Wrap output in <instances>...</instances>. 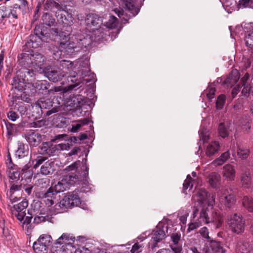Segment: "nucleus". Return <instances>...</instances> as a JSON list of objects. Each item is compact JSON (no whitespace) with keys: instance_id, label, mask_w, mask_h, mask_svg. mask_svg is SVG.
<instances>
[{"instance_id":"obj_1","label":"nucleus","mask_w":253,"mask_h":253,"mask_svg":"<svg viewBox=\"0 0 253 253\" xmlns=\"http://www.w3.org/2000/svg\"><path fill=\"white\" fill-rule=\"evenodd\" d=\"M195 203L192 216L193 221L189 224L188 232H191L203 224L214 222L216 227H219L222 222V216L220 213L212 212V217H210L209 212L215 202L213 195L208 194L204 189L199 190L192 198Z\"/></svg>"},{"instance_id":"obj_2","label":"nucleus","mask_w":253,"mask_h":253,"mask_svg":"<svg viewBox=\"0 0 253 253\" xmlns=\"http://www.w3.org/2000/svg\"><path fill=\"white\" fill-rule=\"evenodd\" d=\"M46 4H48L49 2L52 3V1H47ZM52 4L57 9V11L56 12V16L59 22L62 23L65 25L67 26V28L69 29L68 30V33L63 35L62 33L59 34L60 37V45L61 47L64 48H68V49H72L76 48V45H74V43H71L68 41V36L70 32V26L73 21V17L71 14L68 13L66 11V6L60 4L55 1H53Z\"/></svg>"},{"instance_id":"obj_3","label":"nucleus","mask_w":253,"mask_h":253,"mask_svg":"<svg viewBox=\"0 0 253 253\" xmlns=\"http://www.w3.org/2000/svg\"><path fill=\"white\" fill-rule=\"evenodd\" d=\"M24 58L29 68L27 70L26 72L31 77L34 75V73H42L44 71L43 63L44 60L42 54H27L26 56L24 55Z\"/></svg>"},{"instance_id":"obj_4","label":"nucleus","mask_w":253,"mask_h":253,"mask_svg":"<svg viewBox=\"0 0 253 253\" xmlns=\"http://www.w3.org/2000/svg\"><path fill=\"white\" fill-rule=\"evenodd\" d=\"M228 224L230 230L234 233L239 234L244 231L245 221L240 214L230 215L228 218Z\"/></svg>"},{"instance_id":"obj_5","label":"nucleus","mask_w":253,"mask_h":253,"mask_svg":"<svg viewBox=\"0 0 253 253\" xmlns=\"http://www.w3.org/2000/svg\"><path fill=\"white\" fill-rule=\"evenodd\" d=\"M44 26L39 25L37 26L34 30L35 35L32 36L30 37L29 42L28 43L29 46H31L32 48H37L42 44V42L46 40L44 39L47 36V32L45 29H44Z\"/></svg>"},{"instance_id":"obj_6","label":"nucleus","mask_w":253,"mask_h":253,"mask_svg":"<svg viewBox=\"0 0 253 253\" xmlns=\"http://www.w3.org/2000/svg\"><path fill=\"white\" fill-rule=\"evenodd\" d=\"M78 180V177L75 175H66L55 184L52 188L55 193H60L68 189L70 187L75 183Z\"/></svg>"},{"instance_id":"obj_7","label":"nucleus","mask_w":253,"mask_h":253,"mask_svg":"<svg viewBox=\"0 0 253 253\" xmlns=\"http://www.w3.org/2000/svg\"><path fill=\"white\" fill-rule=\"evenodd\" d=\"M81 204V200L79 196L72 193H67L60 201L59 206L60 208H71L78 206Z\"/></svg>"},{"instance_id":"obj_8","label":"nucleus","mask_w":253,"mask_h":253,"mask_svg":"<svg viewBox=\"0 0 253 253\" xmlns=\"http://www.w3.org/2000/svg\"><path fill=\"white\" fill-rule=\"evenodd\" d=\"M218 200L221 205L230 208L233 206L236 201L235 196L232 194H228L227 190H221L217 194Z\"/></svg>"},{"instance_id":"obj_9","label":"nucleus","mask_w":253,"mask_h":253,"mask_svg":"<svg viewBox=\"0 0 253 253\" xmlns=\"http://www.w3.org/2000/svg\"><path fill=\"white\" fill-rule=\"evenodd\" d=\"M43 72L48 80L53 82L60 81L67 75L65 71L52 69L44 70Z\"/></svg>"},{"instance_id":"obj_10","label":"nucleus","mask_w":253,"mask_h":253,"mask_svg":"<svg viewBox=\"0 0 253 253\" xmlns=\"http://www.w3.org/2000/svg\"><path fill=\"white\" fill-rule=\"evenodd\" d=\"M221 173L226 180L234 181L236 177V168L230 164H226L222 168Z\"/></svg>"},{"instance_id":"obj_11","label":"nucleus","mask_w":253,"mask_h":253,"mask_svg":"<svg viewBox=\"0 0 253 253\" xmlns=\"http://www.w3.org/2000/svg\"><path fill=\"white\" fill-rule=\"evenodd\" d=\"M86 23L88 27L92 28L91 30L94 32L95 30H98V28L102 24V20L96 14H90L87 16L85 20Z\"/></svg>"},{"instance_id":"obj_12","label":"nucleus","mask_w":253,"mask_h":253,"mask_svg":"<svg viewBox=\"0 0 253 253\" xmlns=\"http://www.w3.org/2000/svg\"><path fill=\"white\" fill-rule=\"evenodd\" d=\"M166 235L164 231V228L163 229H157L154 231L152 241L154 243H149V247L154 249L157 247L158 243L164 240L166 238Z\"/></svg>"},{"instance_id":"obj_13","label":"nucleus","mask_w":253,"mask_h":253,"mask_svg":"<svg viewBox=\"0 0 253 253\" xmlns=\"http://www.w3.org/2000/svg\"><path fill=\"white\" fill-rule=\"evenodd\" d=\"M135 2V1H121L119 4L124 7L126 11H128L133 16L137 14L139 11V8L136 6Z\"/></svg>"},{"instance_id":"obj_14","label":"nucleus","mask_w":253,"mask_h":253,"mask_svg":"<svg viewBox=\"0 0 253 253\" xmlns=\"http://www.w3.org/2000/svg\"><path fill=\"white\" fill-rule=\"evenodd\" d=\"M26 138L31 145L37 146L41 141L42 136L38 133L31 131L27 133Z\"/></svg>"},{"instance_id":"obj_15","label":"nucleus","mask_w":253,"mask_h":253,"mask_svg":"<svg viewBox=\"0 0 253 253\" xmlns=\"http://www.w3.org/2000/svg\"><path fill=\"white\" fill-rule=\"evenodd\" d=\"M220 145L218 141H213L209 143L206 147V154L207 156H211L219 150Z\"/></svg>"},{"instance_id":"obj_16","label":"nucleus","mask_w":253,"mask_h":253,"mask_svg":"<svg viewBox=\"0 0 253 253\" xmlns=\"http://www.w3.org/2000/svg\"><path fill=\"white\" fill-rule=\"evenodd\" d=\"M12 85L13 87L19 91L24 90L25 93H28V91H26V88L27 87H29L30 86H31V84L29 83H25L21 81L18 78H14Z\"/></svg>"},{"instance_id":"obj_17","label":"nucleus","mask_w":253,"mask_h":253,"mask_svg":"<svg viewBox=\"0 0 253 253\" xmlns=\"http://www.w3.org/2000/svg\"><path fill=\"white\" fill-rule=\"evenodd\" d=\"M250 250V245L244 241H238L236 243L235 250L238 253H248Z\"/></svg>"},{"instance_id":"obj_18","label":"nucleus","mask_w":253,"mask_h":253,"mask_svg":"<svg viewBox=\"0 0 253 253\" xmlns=\"http://www.w3.org/2000/svg\"><path fill=\"white\" fill-rule=\"evenodd\" d=\"M249 23L246 24V23H243L241 25V26H238L236 27V30H239L243 25H247V28L249 29H252V31H249L248 32L249 33L247 34V35L245 37V41L247 46H249V47H252L253 46V27H250L248 25Z\"/></svg>"},{"instance_id":"obj_19","label":"nucleus","mask_w":253,"mask_h":253,"mask_svg":"<svg viewBox=\"0 0 253 253\" xmlns=\"http://www.w3.org/2000/svg\"><path fill=\"white\" fill-rule=\"evenodd\" d=\"M16 8L6 9L5 11L0 10V20L5 18L9 19H17V13Z\"/></svg>"},{"instance_id":"obj_20","label":"nucleus","mask_w":253,"mask_h":253,"mask_svg":"<svg viewBox=\"0 0 253 253\" xmlns=\"http://www.w3.org/2000/svg\"><path fill=\"white\" fill-rule=\"evenodd\" d=\"M42 195L41 198L43 199V202L46 206L50 207L54 204L53 199L55 198V195L52 189H50L46 193L42 194Z\"/></svg>"},{"instance_id":"obj_21","label":"nucleus","mask_w":253,"mask_h":253,"mask_svg":"<svg viewBox=\"0 0 253 253\" xmlns=\"http://www.w3.org/2000/svg\"><path fill=\"white\" fill-rule=\"evenodd\" d=\"M222 4L228 13H231L233 10H239V1H223Z\"/></svg>"},{"instance_id":"obj_22","label":"nucleus","mask_w":253,"mask_h":253,"mask_svg":"<svg viewBox=\"0 0 253 253\" xmlns=\"http://www.w3.org/2000/svg\"><path fill=\"white\" fill-rule=\"evenodd\" d=\"M75 237H73L72 235L67 233H63L56 241V245H62L65 244L67 246L71 247L69 244L67 243L68 241H75Z\"/></svg>"},{"instance_id":"obj_23","label":"nucleus","mask_w":253,"mask_h":253,"mask_svg":"<svg viewBox=\"0 0 253 253\" xmlns=\"http://www.w3.org/2000/svg\"><path fill=\"white\" fill-rule=\"evenodd\" d=\"M221 176L217 172H213L210 174L208 177V182L210 185L213 187H216L220 184Z\"/></svg>"},{"instance_id":"obj_24","label":"nucleus","mask_w":253,"mask_h":253,"mask_svg":"<svg viewBox=\"0 0 253 253\" xmlns=\"http://www.w3.org/2000/svg\"><path fill=\"white\" fill-rule=\"evenodd\" d=\"M241 184L242 187L244 188L250 187L252 184L251 175L249 171L243 173L241 177Z\"/></svg>"},{"instance_id":"obj_25","label":"nucleus","mask_w":253,"mask_h":253,"mask_svg":"<svg viewBox=\"0 0 253 253\" xmlns=\"http://www.w3.org/2000/svg\"><path fill=\"white\" fill-rule=\"evenodd\" d=\"M237 149V155L242 159H246L249 156V151L247 149H243L235 144L232 148V155L235 153V149Z\"/></svg>"},{"instance_id":"obj_26","label":"nucleus","mask_w":253,"mask_h":253,"mask_svg":"<svg viewBox=\"0 0 253 253\" xmlns=\"http://www.w3.org/2000/svg\"><path fill=\"white\" fill-rule=\"evenodd\" d=\"M36 156V154H33L31 155V161L32 163L34 169H37L46 160V158L42 156L39 155L35 158Z\"/></svg>"},{"instance_id":"obj_27","label":"nucleus","mask_w":253,"mask_h":253,"mask_svg":"<svg viewBox=\"0 0 253 253\" xmlns=\"http://www.w3.org/2000/svg\"><path fill=\"white\" fill-rule=\"evenodd\" d=\"M239 79V73L237 70H233L231 75L227 77L224 81V84L229 85V84H232L236 83Z\"/></svg>"},{"instance_id":"obj_28","label":"nucleus","mask_w":253,"mask_h":253,"mask_svg":"<svg viewBox=\"0 0 253 253\" xmlns=\"http://www.w3.org/2000/svg\"><path fill=\"white\" fill-rule=\"evenodd\" d=\"M244 207L250 212H253V198L251 197L245 196L242 200Z\"/></svg>"},{"instance_id":"obj_29","label":"nucleus","mask_w":253,"mask_h":253,"mask_svg":"<svg viewBox=\"0 0 253 253\" xmlns=\"http://www.w3.org/2000/svg\"><path fill=\"white\" fill-rule=\"evenodd\" d=\"M53 165V162L50 160L45 162L41 168V173L44 175L49 174L50 171L52 170Z\"/></svg>"},{"instance_id":"obj_30","label":"nucleus","mask_w":253,"mask_h":253,"mask_svg":"<svg viewBox=\"0 0 253 253\" xmlns=\"http://www.w3.org/2000/svg\"><path fill=\"white\" fill-rule=\"evenodd\" d=\"M36 90H44L48 89L49 87V84L47 81H38L36 82L33 85Z\"/></svg>"},{"instance_id":"obj_31","label":"nucleus","mask_w":253,"mask_h":253,"mask_svg":"<svg viewBox=\"0 0 253 253\" xmlns=\"http://www.w3.org/2000/svg\"><path fill=\"white\" fill-rule=\"evenodd\" d=\"M37 241L48 247L51 243L52 238L49 235L42 234L40 236Z\"/></svg>"},{"instance_id":"obj_32","label":"nucleus","mask_w":253,"mask_h":253,"mask_svg":"<svg viewBox=\"0 0 253 253\" xmlns=\"http://www.w3.org/2000/svg\"><path fill=\"white\" fill-rule=\"evenodd\" d=\"M33 247L36 253H47V247L38 241L34 243Z\"/></svg>"},{"instance_id":"obj_33","label":"nucleus","mask_w":253,"mask_h":253,"mask_svg":"<svg viewBox=\"0 0 253 253\" xmlns=\"http://www.w3.org/2000/svg\"><path fill=\"white\" fill-rule=\"evenodd\" d=\"M218 133L221 137L225 138L229 135V127L226 126L224 123H220L218 126Z\"/></svg>"},{"instance_id":"obj_34","label":"nucleus","mask_w":253,"mask_h":253,"mask_svg":"<svg viewBox=\"0 0 253 253\" xmlns=\"http://www.w3.org/2000/svg\"><path fill=\"white\" fill-rule=\"evenodd\" d=\"M28 206V201L24 200L18 204L15 205L13 206V208L15 210L14 211L21 212L26 211V208Z\"/></svg>"},{"instance_id":"obj_35","label":"nucleus","mask_w":253,"mask_h":253,"mask_svg":"<svg viewBox=\"0 0 253 253\" xmlns=\"http://www.w3.org/2000/svg\"><path fill=\"white\" fill-rule=\"evenodd\" d=\"M89 120L87 119H83L78 121L77 124L72 125L71 131L77 132L82 126L87 124Z\"/></svg>"},{"instance_id":"obj_36","label":"nucleus","mask_w":253,"mask_h":253,"mask_svg":"<svg viewBox=\"0 0 253 253\" xmlns=\"http://www.w3.org/2000/svg\"><path fill=\"white\" fill-rule=\"evenodd\" d=\"M52 253H70L67 248V245H56L52 247Z\"/></svg>"},{"instance_id":"obj_37","label":"nucleus","mask_w":253,"mask_h":253,"mask_svg":"<svg viewBox=\"0 0 253 253\" xmlns=\"http://www.w3.org/2000/svg\"><path fill=\"white\" fill-rule=\"evenodd\" d=\"M42 20L44 24L49 26L53 25L55 22L52 16L48 13H44L42 16Z\"/></svg>"},{"instance_id":"obj_38","label":"nucleus","mask_w":253,"mask_h":253,"mask_svg":"<svg viewBox=\"0 0 253 253\" xmlns=\"http://www.w3.org/2000/svg\"><path fill=\"white\" fill-rule=\"evenodd\" d=\"M28 154V151L25 150V145L23 143H19L18 147L16 151V155L19 158H22Z\"/></svg>"},{"instance_id":"obj_39","label":"nucleus","mask_w":253,"mask_h":253,"mask_svg":"<svg viewBox=\"0 0 253 253\" xmlns=\"http://www.w3.org/2000/svg\"><path fill=\"white\" fill-rule=\"evenodd\" d=\"M32 217V216H27L25 217L24 220L23 222L22 227L23 229L26 230L27 233H30L31 231V225L30 224Z\"/></svg>"},{"instance_id":"obj_40","label":"nucleus","mask_w":253,"mask_h":253,"mask_svg":"<svg viewBox=\"0 0 253 253\" xmlns=\"http://www.w3.org/2000/svg\"><path fill=\"white\" fill-rule=\"evenodd\" d=\"M20 189V187L17 185L12 184L11 186L9 193V198L12 202H15L17 201V198L13 196V193L15 191H19Z\"/></svg>"},{"instance_id":"obj_41","label":"nucleus","mask_w":253,"mask_h":253,"mask_svg":"<svg viewBox=\"0 0 253 253\" xmlns=\"http://www.w3.org/2000/svg\"><path fill=\"white\" fill-rule=\"evenodd\" d=\"M199 136L201 140H202L203 142H206L209 139L210 133L208 130L206 128H202L199 131Z\"/></svg>"},{"instance_id":"obj_42","label":"nucleus","mask_w":253,"mask_h":253,"mask_svg":"<svg viewBox=\"0 0 253 253\" xmlns=\"http://www.w3.org/2000/svg\"><path fill=\"white\" fill-rule=\"evenodd\" d=\"M118 24L117 18L114 16H110V19L106 22L105 25L108 28L113 29Z\"/></svg>"},{"instance_id":"obj_43","label":"nucleus","mask_w":253,"mask_h":253,"mask_svg":"<svg viewBox=\"0 0 253 253\" xmlns=\"http://www.w3.org/2000/svg\"><path fill=\"white\" fill-rule=\"evenodd\" d=\"M80 73V76H82L83 78H84L86 76H89L90 74V69L88 66L87 61H86V62L84 63V66H83V68H82L79 71V73Z\"/></svg>"},{"instance_id":"obj_44","label":"nucleus","mask_w":253,"mask_h":253,"mask_svg":"<svg viewBox=\"0 0 253 253\" xmlns=\"http://www.w3.org/2000/svg\"><path fill=\"white\" fill-rule=\"evenodd\" d=\"M215 91L214 85L213 84H210L205 91V93L206 94L207 97L209 99H211L214 97Z\"/></svg>"},{"instance_id":"obj_45","label":"nucleus","mask_w":253,"mask_h":253,"mask_svg":"<svg viewBox=\"0 0 253 253\" xmlns=\"http://www.w3.org/2000/svg\"><path fill=\"white\" fill-rule=\"evenodd\" d=\"M48 217L46 214L40 212L39 215L35 217L34 222L37 224L46 221L48 219Z\"/></svg>"},{"instance_id":"obj_46","label":"nucleus","mask_w":253,"mask_h":253,"mask_svg":"<svg viewBox=\"0 0 253 253\" xmlns=\"http://www.w3.org/2000/svg\"><path fill=\"white\" fill-rule=\"evenodd\" d=\"M225 100V95H222V94L218 96L217 100L216 101V108L217 109H221L224 104Z\"/></svg>"},{"instance_id":"obj_47","label":"nucleus","mask_w":253,"mask_h":253,"mask_svg":"<svg viewBox=\"0 0 253 253\" xmlns=\"http://www.w3.org/2000/svg\"><path fill=\"white\" fill-rule=\"evenodd\" d=\"M192 180L191 176L190 175H188L187 176L186 179L184 181L183 183V189L186 190L188 188H191L193 187L192 184Z\"/></svg>"},{"instance_id":"obj_48","label":"nucleus","mask_w":253,"mask_h":253,"mask_svg":"<svg viewBox=\"0 0 253 253\" xmlns=\"http://www.w3.org/2000/svg\"><path fill=\"white\" fill-rule=\"evenodd\" d=\"M239 9L240 8L253 7V1H239Z\"/></svg>"},{"instance_id":"obj_49","label":"nucleus","mask_w":253,"mask_h":253,"mask_svg":"<svg viewBox=\"0 0 253 253\" xmlns=\"http://www.w3.org/2000/svg\"><path fill=\"white\" fill-rule=\"evenodd\" d=\"M61 66L63 68L67 69L68 70H72L73 64L70 61L63 60L61 62Z\"/></svg>"},{"instance_id":"obj_50","label":"nucleus","mask_w":253,"mask_h":253,"mask_svg":"<svg viewBox=\"0 0 253 253\" xmlns=\"http://www.w3.org/2000/svg\"><path fill=\"white\" fill-rule=\"evenodd\" d=\"M7 118L11 121H15L18 118V115L13 111H10L7 113Z\"/></svg>"},{"instance_id":"obj_51","label":"nucleus","mask_w":253,"mask_h":253,"mask_svg":"<svg viewBox=\"0 0 253 253\" xmlns=\"http://www.w3.org/2000/svg\"><path fill=\"white\" fill-rule=\"evenodd\" d=\"M199 233L204 238L209 239L210 237L209 236V231L206 227H202L199 231Z\"/></svg>"},{"instance_id":"obj_52","label":"nucleus","mask_w":253,"mask_h":253,"mask_svg":"<svg viewBox=\"0 0 253 253\" xmlns=\"http://www.w3.org/2000/svg\"><path fill=\"white\" fill-rule=\"evenodd\" d=\"M80 165V161H77V162L73 163L72 165L67 167L66 168V170L68 171L75 170L77 169L78 167Z\"/></svg>"},{"instance_id":"obj_53","label":"nucleus","mask_w":253,"mask_h":253,"mask_svg":"<svg viewBox=\"0 0 253 253\" xmlns=\"http://www.w3.org/2000/svg\"><path fill=\"white\" fill-rule=\"evenodd\" d=\"M19 177V173L16 171H14L13 169L10 170L9 172V177L10 179L12 180H16Z\"/></svg>"},{"instance_id":"obj_54","label":"nucleus","mask_w":253,"mask_h":253,"mask_svg":"<svg viewBox=\"0 0 253 253\" xmlns=\"http://www.w3.org/2000/svg\"><path fill=\"white\" fill-rule=\"evenodd\" d=\"M49 148V143L48 142H44L40 147V152L41 153H47V150Z\"/></svg>"},{"instance_id":"obj_55","label":"nucleus","mask_w":253,"mask_h":253,"mask_svg":"<svg viewBox=\"0 0 253 253\" xmlns=\"http://www.w3.org/2000/svg\"><path fill=\"white\" fill-rule=\"evenodd\" d=\"M69 88L67 87H62V86H56L53 89H50L49 91L51 92L52 91H53L54 92H66L69 90Z\"/></svg>"},{"instance_id":"obj_56","label":"nucleus","mask_w":253,"mask_h":253,"mask_svg":"<svg viewBox=\"0 0 253 253\" xmlns=\"http://www.w3.org/2000/svg\"><path fill=\"white\" fill-rule=\"evenodd\" d=\"M69 147L70 145L69 143H60L55 146L57 150H68Z\"/></svg>"},{"instance_id":"obj_57","label":"nucleus","mask_w":253,"mask_h":253,"mask_svg":"<svg viewBox=\"0 0 253 253\" xmlns=\"http://www.w3.org/2000/svg\"><path fill=\"white\" fill-rule=\"evenodd\" d=\"M14 215L17 218V219L19 221H22L25 216L26 215V211H21V212H18V211H14Z\"/></svg>"},{"instance_id":"obj_58","label":"nucleus","mask_w":253,"mask_h":253,"mask_svg":"<svg viewBox=\"0 0 253 253\" xmlns=\"http://www.w3.org/2000/svg\"><path fill=\"white\" fill-rule=\"evenodd\" d=\"M243 86V88L242 91V93L245 96H247L250 93V90L251 89L250 84L247 85H242Z\"/></svg>"},{"instance_id":"obj_59","label":"nucleus","mask_w":253,"mask_h":253,"mask_svg":"<svg viewBox=\"0 0 253 253\" xmlns=\"http://www.w3.org/2000/svg\"><path fill=\"white\" fill-rule=\"evenodd\" d=\"M230 156V154L229 151H227L226 152L223 153L219 156V157L225 163L229 159Z\"/></svg>"},{"instance_id":"obj_60","label":"nucleus","mask_w":253,"mask_h":253,"mask_svg":"<svg viewBox=\"0 0 253 253\" xmlns=\"http://www.w3.org/2000/svg\"><path fill=\"white\" fill-rule=\"evenodd\" d=\"M171 240L174 244H177L180 238V235L177 233L173 234L171 235Z\"/></svg>"},{"instance_id":"obj_61","label":"nucleus","mask_w":253,"mask_h":253,"mask_svg":"<svg viewBox=\"0 0 253 253\" xmlns=\"http://www.w3.org/2000/svg\"><path fill=\"white\" fill-rule=\"evenodd\" d=\"M224 163L219 157L217 159H215L212 163L211 164L214 165L215 167L220 166L222 165Z\"/></svg>"},{"instance_id":"obj_62","label":"nucleus","mask_w":253,"mask_h":253,"mask_svg":"<svg viewBox=\"0 0 253 253\" xmlns=\"http://www.w3.org/2000/svg\"><path fill=\"white\" fill-rule=\"evenodd\" d=\"M142 247V246L139 245L138 243H135L131 250V253H138L139 252V249Z\"/></svg>"},{"instance_id":"obj_63","label":"nucleus","mask_w":253,"mask_h":253,"mask_svg":"<svg viewBox=\"0 0 253 253\" xmlns=\"http://www.w3.org/2000/svg\"><path fill=\"white\" fill-rule=\"evenodd\" d=\"M211 243L216 246L218 248V250H216L217 253H225V251L223 250V249L220 247V245L219 243L212 241Z\"/></svg>"},{"instance_id":"obj_64","label":"nucleus","mask_w":253,"mask_h":253,"mask_svg":"<svg viewBox=\"0 0 253 253\" xmlns=\"http://www.w3.org/2000/svg\"><path fill=\"white\" fill-rule=\"evenodd\" d=\"M75 253H89V250L87 248L82 247L78 248Z\"/></svg>"}]
</instances>
